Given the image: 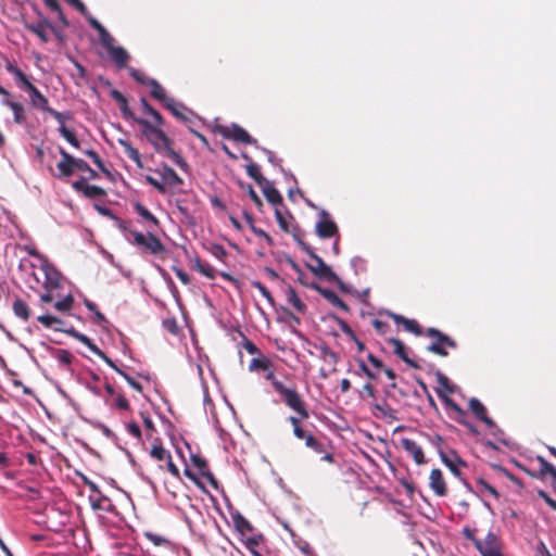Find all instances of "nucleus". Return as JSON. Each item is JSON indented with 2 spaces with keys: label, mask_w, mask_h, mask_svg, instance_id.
Instances as JSON below:
<instances>
[{
  "label": "nucleus",
  "mask_w": 556,
  "mask_h": 556,
  "mask_svg": "<svg viewBox=\"0 0 556 556\" xmlns=\"http://www.w3.org/2000/svg\"><path fill=\"white\" fill-rule=\"evenodd\" d=\"M193 268L208 279H214L216 277L215 268L210 264L202 262L199 257L194 258Z\"/></svg>",
  "instance_id": "nucleus-43"
},
{
  "label": "nucleus",
  "mask_w": 556,
  "mask_h": 556,
  "mask_svg": "<svg viewBox=\"0 0 556 556\" xmlns=\"http://www.w3.org/2000/svg\"><path fill=\"white\" fill-rule=\"evenodd\" d=\"M400 446L409 456L413 457L414 462L417 465H424L427 463L422 447L416 441H414L409 438H402V439H400Z\"/></svg>",
  "instance_id": "nucleus-15"
},
{
  "label": "nucleus",
  "mask_w": 556,
  "mask_h": 556,
  "mask_svg": "<svg viewBox=\"0 0 556 556\" xmlns=\"http://www.w3.org/2000/svg\"><path fill=\"white\" fill-rule=\"evenodd\" d=\"M262 190L269 203L273 205H281L283 203L282 195L280 192L275 188L274 184L269 180L266 181V184L262 185Z\"/></svg>",
  "instance_id": "nucleus-31"
},
{
  "label": "nucleus",
  "mask_w": 556,
  "mask_h": 556,
  "mask_svg": "<svg viewBox=\"0 0 556 556\" xmlns=\"http://www.w3.org/2000/svg\"><path fill=\"white\" fill-rule=\"evenodd\" d=\"M429 485L431 490L435 493L438 496H445L447 494V486L446 482L443 478V473L440 469L434 468L430 471L429 476Z\"/></svg>",
  "instance_id": "nucleus-21"
},
{
  "label": "nucleus",
  "mask_w": 556,
  "mask_h": 556,
  "mask_svg": "<svg viewBox=\"0 0 556 556\" xmlns=\"http://www.w3.org/2000/svg\"><path fill=\"white\" fill-rule=\"evenodd\" d=\"M55 358L60 364L68 366L74 357L70 351L60 349L55 351Z\"/></svg>",
  "instance_id": "nucleus-56"
},
{
  "label": "nucleus",
  "mask_w": 556,
  "mask_h": 556,
  "mask_svg": "<svg viewBox=\"0 0 556 556\" xmlns=\"http://www.w3.org/2000/svg\"><path fill=\"white\" fill-rule=\"evenodd\" d=\"M192 465L199 470V475L205 478V480L214 488L218 489V481L211 472L208 464L205 458L200 455H191L190 457Z\"/></svg>",
  "instance_id": "nucleus-18"
},
{
  "label": "nucleus",
  "mask_w": 556,
  "mask_h": 556,
  "mask_svg": "<svg viewBox=\"0 0 556 556\" xmlns=\"http://www.w3.org/2000/svg\"><path fill=\"white\" fill-rule=\"evenodd\" d=\"M262 540V534L250 536L245 540V546L251 552L253 556H263L256 547L258 546L260 542Z\"/></svg>",
  "instance_id": "nucleus-49"
},
{
  "label": "nucleus",
  "mask_w": 556,
  "mask_h": 556,
  "mask_svg": "<svg viewBox=\"0 0 556 556\" xmlns=\"http://www.w3.org/2000/svg\"><path fill=\"white\" fill-rule=\"evenodd\" d=\"M59 131L68 143H71L75 148H79V141L72 130H70L65 126H60Z\"/></svg>",
  "instance_id": "nucleus-54"
},
{
  "label": "nucleus",
  "mask_w": 556,
  "mask_h": 556,
  "mask_svg": "<svg viewBox=\"0 0 556 556\" xmlns=\"http://www.w3.org/2000/svg\"><path fill=\"white\" fill-rule=\"evenodd\" d=\"M118 143L123 147L126 155L134 161L138 167H142L141 156L137 149H135L127 140L118 139Z\"/></svg>",
  "instance_id": "nucleus-40"
},
{
  "label": "nucleus",
  "mask_w": 556,
  "mask_h": 556,
  "mask_svg": "<svg viewBox=\"0 0 556 556\" xmlns=\"http://www.w3.org/2000/svg\"><path fill=\"white\" fill-rule=\"evenodd\" d=\"M245 172L260 187L266 184L267 179L263 176L260 166L256 163H249L245 166Z\"/></svg>",
  "instance_id": "nucleus-41"
},
{
  "label": "nucleus",
  "mask_w": 556,
  "mask_h": 556,
  "mask_svg": "<svg viewBox=\"0 0 556 556\" xmlns=\"http://www.w3.org/2000/svg\"><path fill=\"white\" fill-rule=\"evenodd\" d=\"M5 68L15 77L21 89H26L31 84L28 77L12 62L7 61Z\"/></svg>",
  "instance_id": "nucleus-35"
},
{
  "label": "nucleus",
  "mask_w": 556,
  "mask_h": 556,
  "mask_svg": "<svg viewBox=\"0 0 556 556\" xmlns=\"http://www.w3.org/2000/svg\"><path fill=\"white\" fill-rule=\"evenodd\" d=\"M286 295H287V301L290 305L293 306V308L298 312V313H305L306 311V305L304 304V302L299 298L296 291L292 288V287H289L286 291Z\"/></svg>",
  "instance_id": "nucleus-37"
},
{
  "label": "nucleus",
  "mask_w": 556,
  "mask_h": 556,
  "mask_svg": "<svg viewBox=\"0 0 556 556\" xmlns=\"http://www.w3.org/2000/svg\"><path fill=\"white\" fill-rule=\"evenodd\" d=\"M476 548L482 556H497L501 553L502 543L497 534L490 531L484 540L476 542Z\"/></svg>",
  "instance_id": "nucleus-8"
},
{
  "label": "nucleus",
  "mask_w": 556,
  "mask_h": 556,
  "mask_svg": "<svg viewBox=\"0 0 556 556\" xmlns=\"http://www.w3.org/2000/svg\"><path fill=\"white\" fill-rule=\"evenodd\" d=\"M388 316L392 318L395 321V324L402 325L406 331L412 332L415 336L424 334L422 329L420 325L417 323V320L408 319L402 315L391 312L388 313Z\"/></svg>",
  "instance_id": "nucleus-25"
},
{
  "label": "nucleus",
  "mask_w": 556,
  "mask_h": 556,
  "mask_svg": "<svg viewBox=\"0 0 556 556\" xmlns=\"http://www.w3.org/2000/svg\"><path fill=\"white\" fill-rule=\"evenodd\" d=\"M46 112L49 113L53 118H55L60 123V126H64L65 119L71 118L70 113L64 114V113L59 112L52 108H49V110H47Z\"/></svg>",
  "instance_id": "nucleus-62"
},
{
  "label": "nucleus",
  "mask_w": 556,
  "mask_h": 556,
  "mask_svg": "<svg viewBox=\"0 0 556 556\" xmlns=\"http://www.w3.org/2000/svg\"><path fill=\"white\" fill-rule=\"evenodd\" d=\"M132 240L130 241L134 245L140 248L142 252L159 255L165 252V245L162 243L159 237L151 231L146 235L138 230H130Z\"/></svg>",
  "instance_id": "nucleus-4"
},
{
  "label": "nucleus",
  "mask_w": 556,
  "mask_h": 556,
  "mask_svg": "<svg viewBox=\"0 0 556 556\" xmlns=\"http://www.w3.org/2000/svg\"><path fill=\"white\" fill-rule=\"evenodd\" d=\"M87 156H89L92 162L94 163V165L102 172V173H105V174H110V172L108 170V168L105 167L103 161L101 160V157L99 156V154L94 151V150H86L84 152Z\"/></svg>",
  "instance_id": "nucleus-52"
},
{
  "label": "nucleus",
  "mask_w": 556,
  "mask_h": 556,
  "mask_svg": "<svg viewBox=\"0 0 556 556\" xmlns=\"http://www.w3.org/2000/svg\"><path fill=\"white\" fill-rule=\"evenodd\" d=\"M150 455L156 460L165 462L170 456V453L162 445H153Z\"/></svg>",
  "instance_id": "nucleus-50"
},
{
  "label": "nucleus",
  "mask_w": 556,
  "mask_h": 556,
  "mask_svg": "<svg viewBox=\"0 0 556 556\" xmlns=\"http://www.w3.org/2000/svg\"><path fill=\"white\" fill-rule=\"evenodd\" d=\"M271 367V362L265 356L255 357L251 361L249 369L253 370H268Z\"/></svg>",
  "instance_id": "nucleus-45"
},
{
  "label": "nucleus",
  "mask_w": 556,
  "mask_h": 556,
  "mask_svg": "<svg viewBox=\"0 0 556 556\" xmlns=\"http://www.w3.org/2000/svg\"><path fill=\"white\" fill-rule=\"evenodd\" d=\"M76 170L86 172L89 175L90 179H96L98 174L94 169H92L86 161L83 159H76Z\"/></svg>",
  "instance_id": "nucleus-55"
},
{
  "label": "nucleus",
  "mask_w": 556,
  "mask_h": 556,
  "mask_svg": "<svg viewBox=\"0 0 556 556\" xmlns=\"http://www.w3.org/2000/svg\"><path fill=\"white\" fill-rule=\"evenodd\" d=\"M140 104H141V108H142V111L149 115H151L154 119V122L157 124V125H164L165 124V121L164 118L162 117V115L160 114V112H157L154 108H152L149 102L147 101L146 98H141L140 99Z\"/></svg>",
  "instance_id": "nucleus-44"
},
{
  "label": "nucleus",
  "mask_w": 556,
  "mask_h": 556,
  "mask_svg": "<svg viewBox=\"0 0 556 556\" xmlns=\"http://www.w3.org/2000/svg\"><path fill=\"white\" fill-rule=\"evenodd\" d=\"M29 94L30 104L35 109H39L43 112L49 110V101L48 99L40 92V90L34 85L30 84L25 89Z\"/></svg>",
  "instance_id": "nucleus-23"
},
{
  "label": "nucleus",
  "mask_w": 556,
  "mask_h": 556,
  "mask_svg": "<svg viewBox=\"0 0 556 556\" xmlns=\"http://www.w3.org/2000/svg\"><path fill=\"white\" fill-rule=\"evenodd\" d=\"M134 207L137 214L147 222H149L154 229H157L160 227L159 219L144 205H142L139 202H136L134 204Z\"/></svg>",
  "instance_id": "nucleus-38"
},
{
  "label": "nucleus",
  "mask_w": 556,
  "mask_h": 556,
  "mask_svg": "<svg viewBox=\"0 0 556 556\" xmlns=\"http://www.w3.org/2000/svg\"><path fill=\"white\" fill-rule=\"evenodd\" d=\"M312 288L315 289L332 306L338 307L344 313L350 312L348 304L344 301H342L332 290L323 288L316 283L312 285Z\"/></svg>",
  "instance_id": "nucleus-20"
},
{
  "label": "nucleus",
  "mask_w": 556,
  "mask_h": 556,
  "mask_svg": "<svg viewBox=\"0 0 556 556\" xmlns=\"http://www.w3.org/2000/svg\"><path fill=\"white\" fill-rule=\"evenodd\" d=\"M111 368H113L117 374H119L122 377L125 378V380L127 381V383L132 388L135 389L136 391L138 392H142V386L140 382H138L137 380H135L132 377H130L128 374H126L124 370H122L121 368H118L116 366V364L113 362V366H110Z\"/></svg>",
  "instance_id": "nucleus-47"
},
{
  "label": "nucleus",
  "mask_w": 556,
  "mask_h": 556,
  "mask_svg": "<svg viewBox=\"0 0 556 556\" xmlns=\"http://www.w3.org/2000/svg\"><path fill=\"white\" fill-rule=\"evenodd\" d=\"M129 75L139 84L149 86V81H151L152 78L147 77L143 73L136 68H128Z\"/></svg>",
  "instance_id": "nucleus-57"
},
{
  "label": "nucleus",
  "mask_w": 556,
  "mask_h": 556,
  "mask_svg": "<svg viewBox=\"0 0 556 556\" xmlns=\"http://www.w3.org/2000/svg\"><path fill=\"white\" fill-rule=\"evenodd\" d=\"M427 337L434 339L428 346L427 350L433 354L442 357L448 355V349H456L457 343L450 338L447 334L441 332L437 328H428L425 332Z\"/></svg>",
  "instance_id": "nucleus-5"
},
{
  "label": "nucleus",
  "mask_w": 556,
  "mask_h": 556,
  "mask_svg": "<svg viewBox=\"0 0 556 556\" xmlns=\"http://www.w3.org/2000/svg\"><path fill=\"white\" fill-rule=\"evenodd\" d=\"M13 313L23 321H27L30 317V308L22 299H15L12 305Z\"/></svg>",
  "instance_id": "nucleus-36"
},
{
  "label": "nucleus",
  "mask_w": 556,
  "mask_h": 556,
  "mask_svg": "<svg viewBox=\"0 0 556 556\" xmlns=\"http://www.w3.org/2000/svg\"><path fill=\"white\" fill-rule=\"evenodd\" d=\"M177 119L188 124L191 121L193 112L189 110L185 104L178 103L174 100H169L165 106Z\"/></svg>",
  "instance_id": "nucleus-22"
},
{
  "label": "nucleus",
  "mask_w": 556,
  "mask_h": 556,
  "mask_svg": "<svg viewBox=\"0 0 556 556\" xmlns=\"http://www.w3.org/2000/svg\"><path fill=\"white\" fill-rule=\"evenodd\" d=\"M112 405L117 407L119 410H128L130 407L127 399L122 393H117L113 397Z\"/></svg>",
  "instance_id": "nucleus-58"
},
{
  "label": "nucleus",
  "mask_w": 556,
  "mask_h": 556,
  "mask_svg": "<svg viewBox=\"0 0 556 556\" xmlns=\"http://www.w3.org/2000/svg\"><path fill=\"white\" fill-rule=\"evenodd\" d=\"M289 233L305 253H311L312 248L303 240L304 231L298 225L290 226Z\"/></svg>",
  "instance_id": "nucleus-42"
},
{
  "label": "nucleus",
  "mask_w": 556,
  "mask_h": 556,
  "mask_svg": "<svg viewBox=\"0 0 556 556\" xmlns=\"http://www.w3.org/2000/svg\"><path fill=\"white\" fill-rule=\"evenodd\" d=\"M301 404H302V408L301 409H292L296 415L289 416L288 420L293 427L294 437L299 440H304L309 432L304 430V428L302 426V421L309 418V412H308L306 403L304 402V400L302 397H301Z\"/></svg>",
  "instance_id": "nucleus-9"
},
{
  "label": "nucleus",
  "mask_w": 556,
  "mask_h": 556,
  "mask_svg": "<svg viewBox=\"0 0 556 556\" xmlns=\"http://www.w3.org/2000/svg\"><path fill=\"white\" fill-rule=\"evenodd\" d=\"M538 462L540 464V469L538 473H531L527 471L530 476L545 479L547 476L552 478L553 483H556V467L548 463L544 457L538 456Z\"/></svg>",
  "instance_id": "nucleus-28"
},
{
  "label": "nucleus",
  "mask_w": 556,
  "mask_h": 556,
  "mask_svg": "<svg viewBox=\"0 0 556 556\" xmlns=\"http://www.w3.org/2000/svg\"><path fill=\"white\" fill-rule=\"evenodd\" d=\"M388 343H390L393 346V353L395 355H397L403 362H405L406 365H408L412 368H416V369L419 368V365L415 361H413L412 358L408 357L407 349H406L405 344L400 339L390 338V339H388Z\"/></svg>",
  "instance_id": "nucleus-26"
},
{
  "label": "nucleus",
  "mask_w": 556,
  "mask_h": 556,
  "mask_svg": "<svg viewBox=\"0 0 556 556\" xmlns=\"http://www.w3.org/2000/svg\"><path fill=\"white\" fill-rule=\"evenodd\" d=\"M275 217L279 225V228L286 233L290 232L291 225L289 224L288 217L293 219L292 215L288 214V216H287L278 207H276L275 208Z\"/></svg>",
  "instance_id": "nucleus-46"
},
{
  "label": "nucleus",
  "mask_w": 556,
  "mask_h": 556,
  "mask_svg": "<svg viewBox=\"0 0 556 556\" xmlns=\"http://www.w3.org/2000/svg\"><path fill=\"white\" fill-rule=\"evenodd\" d=\"M36 267L37 266L29 260H26V258L21 260L20 268L22 270L26 271L31 277L33 281H30L28 279L27 283H28L29 288L33 290H36L39 287V285H41V280L38 278V276L35 271Z\"/></svg>",
  "instance_id": "nucleus-32"
},
{
  "label": "nucleus",
  "mask_w": 556,
  "mask_h": 556,
  "mask_svg": "<svg viewBox=\"0 0 556 556\" xmlns=\"http://www.w3.org/2000/svg\"><path fill=\"white\" fill-rule=\"evenodd\" d=\"M374 407L383 416L392 417V414L394 413L393 408H391V406L386 401L382 403H376Z\"/></svg>",
  "instance_id": "nucleus-64"
},
{
  "label": "nucleus",
  "mask_w": 556,
  "mask_h": 556,
  "mask_svg": "<svg viewBox=\"0 0 556 556\" xmlns=\"http://www.w3.org/2000/svg\"><path fill=\"white\" fill-rule=\"evenodd\" d=\"M114 39L108 43H101L110 53L111 59L118 68L127 67V63L130 59L129 53L123 47H115L113 45Z\"/></svg>",
  "instance_id": "nucleus-16"
},
{
  "label": "nucleus",
  "mask_w": 556,
  "mask_h": 556,
  "mask_svg": "<svg viewBox=\"0 0 556 556\" xmlns=\"http://www.w3.org/2000/svg\"><path fill=\"white\" fill-rule=\"evenodd\" d=\"M438 396L450 407L454 413V419L458 424L466 426L471 432L476 433L477 430L473 425L467 421V413L456 404L451 397H448L442 390H437Z\"/></svg>",
  "instance_id": "nucleus-11"
},
{
  "label": "nucleus",
  "mask_w": 556,
  "mask_h": 556,
  "mask_svg": "<svg viewBox=\"0 0 556 556\" xmlns=\"http://www.w3.org/2000/svg\"><path fill=\"white\" fill-rule=\"evenodd\" d=\"M126 429L129 434H131L135 439L141 440V429L139 425L135 421H130L126 425Z\"/></svg>",
  "instance_id": "nucleus-63"
},
{
  "label": "nucleus",
  "mask_w": 556,
  "mask_h": 556,
  "mask_svg": "<svg viewBox=\"0 0 556 556\" xmlns=\"http://www.w3.org/2000/svg\"><path fill=\"white\" fill-rule=\"evenodd\" d=\"M267 374L265 376V379L271 382V386L276 393H278L283 401V403L290 408V409H301V395L296 391L295 387L288 388L286 387L281 381H279L274 371L266 370Z\"/></svg>",
  "instance_id": "nucleus-2"
},
{
  "label": "nucleus",
  "mask_w": 556,
  "mask_h": 556,
  "mask_svg": "<svg viewBox=\"0 0 556 556\" xmlns=\"http://www.w3.org/2000/svg\"><path fill=\"white\" fill-rule=\"evenodd\" d=\"M88 22H89L90 26L98 31L101 43L109 45L110 40H113V37L111 36V34L106 30V28L97 18L90 16V17H88Z\"/></svg>",
  "instance_id": "nucleus-39"
},
{
  "label": "nucleus",
  "mask_w": 556,
  "mask_h": 556,
  "mask_svg": "<svg viewBox=\"0 0 556 556\" xmlns=\"http://www.w3.org/2000/svg\"><path fill=\"white\" fill-rule=\"evenodd\" d=\"M149 87L150 96L162 102L164 106L167 105L169 100H174V98L167 97L165 88L156 79H151V81H149Z\"/></svg>",
  "instance_id": "nucleus-30"
},
{
  "label": "nucleus",
  "mask_w": 556,
  "mask_h": 556,
  "mask_svg": "<svg viewBox=\"0 0 556 556\" xmlns=\"http://www.w3.org/2000/svg\"><path fill=\"white\" fill-rule=\"evenodd\" d=\"M314 264H306V267L318 278L326 279L330 282H337L341 290H345L343 282L339 279L337 274L319 257L313 249L311 253H306Z\"/></svg>",
  "instance_id": "nucleus-6"
},
{
  "label": "nucleus",
  "mask_w": 556,
  "mask_h": 556,
  "mask_svg": "<svg viewBox=\"0 0 556 556\" xmlns=\"http://www.w3.org/2000/svg\"><path fill=\"white\" fill-rule=\"evenodd\" d=\"M437 381L438 383L447 392H453L454 391V388L453 386L451 384L448 378L442 374L441 371H438L437 372Z\"/></svg>",
  "instance_id": "nucleus-61"
},
{
  "label": "nucleus",
  "mask_w": 556,
  "mask_h": 556,
  "mask_svg": "<svg viewBox=\"0 0 556 556\" xmlns=\"http://www.w3.org/2000/svg\"><path fill=\"white\" fill-rule=\"evenodd\" d=\"M135 123L141 126V132L150 142V144L159 153L169 157L180 169L187 170L189 165L186 160L172 148L173 140L161 128L163 125L150 123L144 118H135Z\"/></svg>",
  "instance_id": "nucleus-1"
},
{
  "label": "nucleus",
  "mask_w": 556,
  "mask_h": 556,
  "mask_svg": "<svg viewBox=\"0 0 556 556\" xmlns=\"http://www.w3.org/2000/svg\"><path fill=\"white\" fill-rule=\"evenodd\" d=\"M37 320L46 328H52L54 323H59V318L50 314L40 315Z\"/></svg>",
  "instance_id": "nucleus-59"
},
{
  "label": "nucleus",
  "mask_w": 556,
  "mask_h": 556,
  "mask_svg": "<svg viewBox=\"0 0 556 556\" xmlns=\"http://www.w3.org/2000/svg\"><path fill=\"white\" fill-rule=\"evenodd\" d=\"M64 332L71 336L72 338L78 340L86 346H88V349L91 352H93L96 355L102 358L109 366H113V361L102 350H100L87 336L77 331L74 327L64 330Z\"/></svg>",
  "instance_id": "nucleus-14"
},
{
  "label": "nucleus",
  "mask_w": 556,
  "mask_h": 556,
  "mask_svg": "<svg viewBox=\"0 0 556 556\" xmlns=\"http://www.w3.org/2000/svg\"><path fill=\"white\" fill-rule=\"evenodd\" d=\"M59 153L61 161L56 164L59 173L55 176L59 179L68 178L76 170V157L67 153L62 147L59 148Z\"/></svg>",
  "instance_id": "nucleus-12"
},
{
  "label": "nucleus",
  "mask_w": 556,
  "mask_h": 556,
  "mask_svg": "<svg viewBox=\"0 0 556 556\" xmlns=\"http://www.w3.org/2000/svg\"><path fill=\"white\" fill-rule=\"evenodd\" d=\"M469 408L472 414L489 428L495 427L494 421L488 416L485 406L476 397L470 399Z\"/></svg>",
  "instance_id": "nucleus-27"
},
{
  "label": "nucleus",
  "mask_w": 556,
  "mask_h": 556,
  "mask_svg": "<svg viewBox=\"0 0 556 556\" xmlns=\"http://www.w3.org/2000/svg\"><path fill=\"white\" fill-rule=\"evenodd\" d=\"M110 96L112 99H114L118 104L122 112V115L124 118L132 119L135 122V118H137L131 110L129 109L128 101L126 97L118 90L112 89L110 91Z\"/></svg>",
  "instance_id": "nucleus-29"
},
{
  "label": "nucleus",
  "mask_w": 556,
  "mask_h": 556,
  "mask_svg": "<svg viewBox=\"0 0 556 556\" xmlns=\"http://www.w3.org/2000/svg\"><path fill=\"white\" fill-rule=\"evenodd\" d=\"M160 174L163 181L170 187L181 186L184 184V179L179 177L178 174L166 164L163 166Z\"/></svg>",
  "instance_id": "nucleus-33"
},
{
  "label": "nucleus",
  "mask_w": 556,
  "mask_h": 556,
  "mask_svg": "<svg viewBox=\"0 0 556 556\" xmlns=\"http://www.w3.org/2000/svg\"><path fill=\"white\" fill-rule=\"evenodd\" d=\"M74 304V298L72 294H67L64 299L54 303L55 309L62 313L70 312Z\"/></svg>",
  "instance_id": "nucleus-48"
},
{
  "label": "nucleus",
  "mask_w": 556,
  "mask_h": 556,
  "mask_svg": "<svg viewBox=\"0 0 556 556\" xmlns=\"http://www.w3.org/2000/svg\"><path fill=\"white\" fill-rule=\"evenodd\" d=\"M72 187L77 191L81 192L88 199H97L104 197L105 190L102 187L88 185L86 178H81L72 184Z\"/></svg>",
  "instance_id": "nucleus-17"
},
{
  "label": "nucleus",
  "mask_w": 556,
  "mask_h": 556,
  "mask_svg": "<svg viewBox=\"0 0 556 556\" xmlns=\"http://www.w3.org/2000/svg\"><path fill=\"white\" fill-rule=\"evenodd\" d=\"M251 286L261 292V294L266 299V301L268 302L269 305H271V306L275 305L274 296L271 295L269 290L262 282L252 281Z\"/></svg>",
  "instance_id": "nucleus-53"
},
{
  "label": "nucleus",
  "mask_w": 556,
  "mask_h": 556,
  "mask_svg": "<svg viewBox=\"0 0 556 556\" xmlns=\"http://www.w3.org/2000/svg\"><path fill=\"white\" fill-rule=\"evenodd\" d=\"M442 463L453 472L454 476L459 477L460 471L458 466H466V463L454 452L450 454L439 451Z\"/></svg>",
  "instance_id": "nucleus-24"
},
{
  "label": "nucleus",
  "mask_w": 556,
  "mask_h": 556,
  "mask_svg": "<svg viewBox=\"0 0 556 556\" xmlns=\"http://www.w3.org/2000/svg\"><path fill=\"white\" fill-rule=\"evenodd\" d=\"M25 250L27 251V253L29 255H31L38 260L39 269L42 271L43 276L46 277V286L50 289L51 288H60L62 275L55 268V266L49 262L47 256L41 254L36 248L25 247Z\"/></svg>",
  "instance_id": "nucleus-3"
},
{
  "label": "nucleus",
  "mask_w": 556,
  "mask_h": 556,
  "mask_svg": "<svg viewBox=\"0 0 556 556\" xmlns=\"http://www.w3.org/2000/svg\"><path fill=\"white\" fill-rule=\"evenodd\" d=\"M217 131L227 139H232L237 142L244 144H255L256 140L252 138L249 132L237 124H232L231 127L218 126Z\"/></svg>",
  "instance_id": "nucleus-7"
},
{
  "label": "nucleus",
  "mask_w": 556,
  "mask_h": 556,
  "mask_svg": "<svg viewBox=\"0 0 556 556\" xmlns=\"http://www.w3.org/2000/svg\"><path fill=\"white\" fill-rule=\"evenodd\" d=\"M0 96H2L1 104L12 110L14 123L18 125L25 124L26 114L24 105L21 102L13 101L12 93L3 87H0Z\"/></svg>",
  "instance_id": "nucleus-10"
},
{
  "label": "nucleus",
  "mask_w": 556,
  "mask_h": 556,
  "mask_svg": "<svg viewBox=\"0 0 556 556\" xmlns=\"http://www.w3.org/2000/svg\"><path fill=\"white\" fill-rule=\"evenodd\" d=\"M25 28L36 35L43 43L49 41V28H52V24L45 17L40 18L36 23H25Z\"/></svg>",
  "instance_id": "nucleus-19"
},
{
  "label": "nucleus",
  "mask_w": 556,
  "mask_h": 556,
  "mask_svg": "<svg viewBox=\"0 0 556 556\" xmlns=\"http://www.w3.org/2000/svg\"><path fill=\"white\" fill-rule=\"evenodd\" d=\"M319 220L316 223V233L320 238H331L334 237L339 228L337 224L330 218V215L326 211H321L319 214Z\"/></svg>",
  "instance_id": "nucleus-13"
},
{
  "label": "nucleus",
  "mask_w": 556,
  "mask_h": 556,
  "mask_svg": "<svg viewBox=\"0 0 556 556\" xmlns=\"http://www.w3.org/2000/svg\"><path fill=\"white\" fill-rule=\"evenodd\" d=\"M98 497H93L92 495L89 496L91 506L93 509H105L104 502H110L109 497L104 494H97Z\"/></svg>",
  "instance_id": "nucleus-60"
},
{
  "label": "nucleus",
  "mask_w": 556,
  "mask_h": 556,
  "mask_svg": "<svg viewBox=\"0 0 556 556\" xmlns=\"http://www.w3.org/2000/svg\"><path fill=\"white\" fill-rule=\"evenodd\" d=\"M231 519H232L236 530L241 535H245L247 533H250L254 530L251 522L244 516H242L240 513H236V514L231 515Z\"/></svg>",
  "instance_id": "nucleus-34"
},
{
  "label": "nucleus",
  "mask_w": 556,
  "mask_h": 556,
  "mask_svg": "<svg viewBox=\"0 0 556 556\" xmlns=\"http://www.w3.org/2000/svg\"><path fill=\"white\" fill-rule=\"evenodd\" d=\"M305 445L309 448H312L316 453H324L325 447L324 445L312 434L308 433L306 438L304 439Z\"/></svg>",
  "instance_id": "nucleus-51"
}]
</instances>
